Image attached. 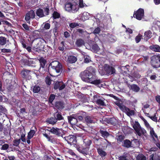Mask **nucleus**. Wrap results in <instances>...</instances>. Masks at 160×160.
I'll use <instances>...</instances> for the list:
<instances>
[{
    "label": "nucleus",
    "mask_w": 160,
    "mask_h": 160,
    "mask_svg": "<svg viewBox=\"0 0 160 160\" xmlns=\"http://www.w3.org/2000/svg\"><path fill=\"white\" fill-rule=\"evenodd\" d=\"M95 72V69L90 66L87 68L84 71L81 72L79 75L83 81L97 85L100 84L101 81L100 79H96L94 76Z\"/></svg>",
    "instance_id": "nucleus-1"
},
{
    "label": "nucleus",
    "mask_w": 160,
    "mask_h": 160,
    "mask_svg": "<svg viewBox=\"0 0 160 160\" xmlns=\"http://www.w3.org/2000/svg\"><path fill=\"white\" fill-rule=\"evenodd\" d=\"M65 9L67 11L75 13L79 9L78 5L75 2L68 3L65 5Z\"/></svg>",
    "instance_id": "nucleus-2"
},
{
    "label": "nucleus",
    "mask_w": 160,
    "mask_h": 160,
    "mask_svg": "<svg viewBox=\"0 0 160 160\" xmlns=\"http://www.w3.org/2000/svg\"><path fill=\"white\" fill-rule=\"evenodd\" d=\"M49 9L48 6L43 8H39L36 12V14L37 16L42 18L48 15L49 14Z\"/></svg>",
    "instance_id": "nucleus-3"
},
{
    "label": "nucleus",
    "mask_w": 160,
    "mask_h": 160,
    "mask_svg": "<svg viewBox=\"0 0 160 160\" xmlns=\"http://www.w3.org/2000/svg\"><path fill=\"white\" fill-rule=\"evenodd\" d=\"M50 65L51 66L54 72L57 73H59L62 71V65L59 62L57 61H54L52 62Z\"/></svg>",
    "instance_id": "nucleus-4"
},
{
    "label": "nucleus",
    "mask_w": 160,
    "mask_h": 160,
    "mask_svg": "<svg viewBox=\"0 0 160 160\" xmlns=\"http://www.w3.org/2000/svg\"><path fill=\"white\" fill-rule=\"evenodd\" d=\"M151 64L154 68L160 67V55H155L151 58Z\"/></svg>",
    "instance_id": "nucleus-5"
},
{
    "label": "nucleus",
    "mask_w": 160,
    "mask_h": 160,
    "mask_svg": "<svg viewBox=\"0 0 160 160\" xmlns=\"http://www.w3.org/2000/svg\"><path fill=\"white\" fill-rule=\"evenodd\" d=\"M102 65L99 66V72L102 75H109L110 73V68L109 65L105 64L104 67V69L102 68Z\"/></svg>",
    "instance_id": "nucleus-6"
},
{
    "label": "nucleus",
    "mask_w": 160,
    "mask_h": 160,
    "mask_svg": "<svg viewBox=\"0 0 160 160\" xmlns=\"http://www.w3.org/2000/svg\"><path fill=\"white\" fill-rule=\"evenodd\" d=\"M48 130L53 134L58 136H61L63 135V130L62 129L59 128L57 127H48Z\"/></svg>",
    "instance_id": "nucleus-7"
},
{
    "label": "nucleus",
    "mask_w": 160,
    "mask_h": 160,
    "mask_svg": "<svg viewBox=\"0 0 160 160\" xmlns=\"http://www.w3.org/2000/svg\"><path fill=\"white\" fill-rule=\"evenodd\" d=\"M144 16V10L142 8H139L137 11H135L133 17L139 20H141Z\"/></svg>",
    "instance_id": "nucleus-8"
},
{
    "label": "nucleus",
    "mask_w": 160,
    "mask_h": 160,
    "mask_svg": "<svg viewBox=\"0 0 160 160\" xmlns=\"http://www.w3.org/2000/svg\"><path fill=\"white\" fill-rule=\"evenodd\" d=\"M68 122L71 125H76L78 126L79 124L78 123L77 119L75 117V114H72V115L68 117Z\"/></svg>",
    "instance_id": "nucleus-9"
},
{
    "label": "nucleus",
    "mask_w": 160,
    "mask_h": 160,
    "mask_svg": "<svg viewBox=\"0 0 160 160\" xmlns=\"http://www.w3.org/2000/svg\"><path fill=\"white\" fill-rule=\"evenodd\" d=\"M123 108H121V110L125 112L128 116L133 115L135 114L134 111L133 110H130V108L126 107L125 105L122 106Z\"/></svg>",
    "instance_id": "nucleus-10"
},
{
    "label": "nucleus",
    "mask_w": 160,
    "mask_h": 160,
    "mask_svg": "<svg viewBox=\"0 0 160 160\" xmlns=\"http://www.w3.org/2000/svg\"><path fill=\"white\" fill-rule=\"evenodd\" d=\"M31 71L26 69L22 70L21 72V76L24 79H29L30 77Z\"/></svg>",
    "instance_id": "nucleus-11"
},
{
    "label": "nucleus",
    "mask_w": 160,
    "mask_h": 160,
    "mask_svg": "<svg viewBox=\"0 0 160 160\" xmlns=\"http://www.w3.org/2000/svg\"><path fill=\"white\" fill-rule=\"evenodd\" d=\"M35 16V14L34 11L32 10H30L28 12L25 16V19L27 21L28 23H29V20L30 18L33 19Z\"/></svg>",
    "instance_id": "nucleus-12"
},
{
    "label": "nucleus",
    "mask_w": 160,
    "mask_h": 160,
    "mask_svg": "<svg viewBox=\"0 0 160 160\" xmlns=\"http://www.w3.org/2000/svg\"><path fill=\"white\" fill-rule=\"evenodd\" d=\"M65 87V85L62 82H57L55 84L54 88L55 89H57L58 88L60 90H62Z\"/></svg>",
    "instance_id": "nucleus-13"
},
{
    "label": "nucleus",
    "mask_w": 160,
    "mask_h": 160,
    "mask_svg": "<svg viewBox=\"0 0 160 160\" xmlns=\"http://www.w3.org/2000/svg\"><path fill=\"white\" fill-rule=\"evenodd\" d=\"M65 140L67 141L70 144L74 143L76 142V138L73 136L70 135L68 136L65 137Z\"/></svg>",
    "instance_id": "nucleus-14"
},
{
    "label": "nucleus",
    "mask_w": 160,
    "mask_h": 160,
    "mask_svg": "<svg viewBox=\"0 0 160 160\" xmlns=\"http://www.w3.org/2000/svg\"><path fill=\"white\" fill-rule=\"evenodd\" d=\"M82 139L83 142V146L86 148H88L89 147L92 143V141L88 138L83 137Z\"/></svg>",
    "instance_id": "nucleus-15"
},
{
    "label": "nucleus",
    "mask_w": 160,
    "mask_h": 160,
    "mask_svg": "<svg viewBox=\"0 0 160 160\" xmlns=\"http://www.w3.org/2000/svg\"><path fill=\"white\" fill-rule=\"evenodd\" d=\"M149 48L155 52H160V46L157 44H152L149 47Z\"/></svg>",
    "instance_id": "nucleus-16"
},
{
    "label": "nucleus",
    "mask_w": 160,
    "mask_h": 160,
    "mask_svg": "<svg viewBox=\"0 0 160 160\" xmlns=\"http://www.w3.org/2000/svg\"><path fill=\"white\" fill-rule=\"evenodd\" d=\"M77 58L73 56H69L68 57L67 62L70 63H75L77 61Z\"/></svg>",
    "instance_id": "nucleus-17"
},
{
    "label": "nucleus",
    "mask_w": 160,
    "mask_h": 160,
    "mask_svg": "<svg viewBox=\"0 0 160 160\" xmlns=\"http://www.w3.org/2000/svg\"><path fill=\"white\" fill-rule=\"evenodd\" d=\"M152 36V33L150 30L146 31L144 33V39L147 41Z\"/></svg>",
    "instance_id": "nucleus-18"
},
{
    "label": "nucleus",
    "mask_w": 160,
    "mask_h": 160,
    "mask_svg": "<svg viewBox=\"0 0 160 160\" xmlns=\"http://www.w3.org/2000/svg\"><path fill=\"white\" fill-rule=\"evenodd\" d=\"M129 66L128 65H127L125 66H122L121 67L120 69L121 72L123 74H126L129 71L128 67Z\"/></svg>",
    "instance_id": "nucleus-19"
},
{
    "label": "nucleus",
    "mask_w": 160,
    "mask_h": 160,
    "mask_svg": "<svg viewBox=\"0 0 160 160\" xmlns=\"http://www.w3.org/2000/svg\"><path fill=\"white\" fill-rule=\"evenodd\" d=\"M132 142L128 139H125L124 140L123 146L127 148L132 147Z\"/></svg>",
    "instance_id": "nucleus-20"
},
{
    "label": "nucleus",
    "mask_w": 160,
    "mask_h": 160,
    "mask_svg": "<svg viewBox=\"0 0 160 160\" xmlns=\"http://www.w3.org/2000/svg\"><path fill=\"white\" fill-rule=\"evenodd\" d=\"M46 122L48 123L49 124L53 125L56 124L57 121L55 117H51L47 118L46 120Z\"/></svg>",
    "instance_id": "nucleus-21"
},
{
    "label": "nucleus",
    "mask_w": 160,
    "mask_h": 160,
    "mask_svg": "<svg viewBox=\"0 0 160 160\" xmlns=\"http://www.w3.org/2000/svg\"><path fill=\"white\" fill-rule=\"evenodd\" d=\"M130 89L135 92H138L140 90L139 87L136 84H132L130 86Z\"/></svg>",
    "instance_id": "nucleus-22"
},
{
    "label": "nucleus",
    "mask_w": 160,
    "mask_h": 160,
    "mask_svg": "<svg viewBox=\"0 0 160 160\" xmlns=\"http://www.w3.org/2000/svg\"><path fill=\"white\" fill-rule=\"evenodd\" d=\"M54 117L57 120H61L64 119L63 117L62 116V115L59 113L56 112L54 114Z\"/></svg>",
    "instance_id": "nucleus-23"
},
{
    "label": "nucleus",
    "mask_w": 160,
    "mask_h": 160,
    "mask_svg": "<svg viewBox=\"0 0 160 160\" xmlns=\"http://www.w3.org/2000/svg\"><path fill=\"white\" fill-rule=\"evenodd\" d=\"M149 160H160V157L156 154H152L150 155Z\"/></svg>",
    "instance_id": "nucleus-24"
},
{
    "label": "nucleus",
    "mask_w": 160,
    "mask_h": 160,
    "mask_svg": "<svg viewBox=\"0 0 160 160\" xmlns=\"http://www.w3.org/2000/svg\"><path fill=\"white\" fill-rule=\"evenodd\" d=\"M55 107L58 109H62L64 108L63 103L61 102H57L55 104Z\"/></svg>",
    "instance_id": "nucleus-25"
},
{
    "label": "nucleus",
    "mask_w": 160,
    "mask_h": 160,
    "mask_svg": "<svg viewBox=\"0 0 160 160\" xmlns=\"http://www.w3.org/2000/svg\"><path fill=\"white\" fill-rule=\"evenodd\" d=\"M7 42V39L5 37H0V45H4Z\"/></svg>",
    "instance_id": "nucleus-26"
},
{
    "label": "nucleus",
    "mask_w": 160,
    "mask_h": 160,
    "mask_svg": "<svg viewBox=\"0 0 160 160\" xmlns=\"http://www.w3.org/2000/svg\"><path fill=\"white\" fill-rule=\"evenodd\" d=\"M93 118L89 116H87L85 118L86 122L88 123H92L93 122Z\"/></svg>",
    "instance_id": "nucleus-27"
},
{
    "label": "nucleus",
    "mask_w": 160,
    "mask_h": 160,
    "mask_svg": "<svg viewBox=\"0 0 160 160\" xmlns=\"http://www.w3.org/2000/svg\"><path fill=\"white\" fill-rule=\"evenodd\" d=\"M118 124V121L116 119L114 118H111V125L115 126Z\"/></svg>",
    "instance_id": "nucleus-28"
},
{
    "label": "nucleus",
    "mask_w": 160,
    "mask_h": 160,
    "mask_svg": "<svg viewBox=\"0 0 160 160\" xmlns=\"http://www.w3.org/2000/svg\"><path fill=\"white\" fill-rule=\"evenodd\" d=\"M137 160H146V157L142 154H139L137 157Z\"/></svg>",
    "instance_id": "nucleus-29"
},
{
    "label": "nucleus",
    "mask_w": 160,
    "mask_h": 160,
    "mask_svg": "<svg viewBox=\"0 0 160 160\" xmlns=\"http://www.w3.org/2000/svg\"><path fill=\"white\" fill-rule=\"evenodd\" d=\"M76 2L78 4L79 8V7L82 8L86 5L85 3H83L82 0H78Z\"/></svg>",
    "instance_id": "nucleus-30"
},
{
    "label": "nucleus",
    "mask_w": 160,
    "mask_h": 160,
    "mask_svg": "<svg viewBox=\"0 0 160 160\" xmlns=\"http://www.w3.org/2000/svg\"><path fill=\"white\" fill-rule=\"evenodd\" d=\"M84 42L82 39H78L77 40L76 42V44L78 47H80L84 44Z\"/></svg>",
    "instance_id": "nucleus-31"
},
{
    "label": "nucleus",
    "mask_w": 160,
    "mask_h": 160,
    "mask_svg": "<svg viewBox=\"0 0 160 160\" xmlns=\"http://www.w3.org/2000/svg\"><path fill=\"white\" fill-rule=\"evenodd\" d=\"M100 132L102 136L104 138H107L109 135V133L106 131L100 130Z\"/></svg>",
    "instance_id": "nucleus-32"
},
{
    "label": "nucleus",
    "mask_w": 160,
    "mask_h": 160,
    "mask_svg": "<svg viewBox=\"0 0 160 160\" xmlns=\"http://www.w3.org/2000/svg\"><path fill=\"white\" fill-rule=\"evenodd\" d=\"M85 114V112H83L82 115L79 114L78 113L75 114V117L77 118H78L79 121H82L83 119V117L84 115Z\"/></svg>",
    "instance_id": "nucleus-33"
},
{
    "label": "nucleus",
    "mask_w": 160,
    "mask_h": 160,
    "mask_svg": "<svg viewBox=\"0 0 160 160\" xmlns=\"http://www.w3.org/2000/svg\"><path fill=\"white\" fill-rule=\"evenodd\" d=\"M88 149L85 148L80 149L79 152L84 155H87L88 154Z\"/></svg>",
    "instance_id": "nucleus-34"
},
{
    "label": "nucleus",
    "mask_w": 160,
    "mask_h": 160,
    "mask_svg": "<svg viewBox=\"0 0 160 160\" xmlns=\"http://www.w3.org/2000/svg\"><path fill=\"white\" fill-rule=\"evenodd\" d=\"M35 132L34 130H31L28 133V139H31L33 137Z\"/></svg>",
    "instance_id": "nucleus-35"
},
{
    "label": "nucleus",
    "mask_w": 160,
    "mask_h": 160,
    "mask_svg": "<svg viewBox=\"0 0 160 160\" xmlns=\"http://www.w3.org/2000/svg\"><path fill=\"white\" fill-rule=\"evenodd\" d=\"M97 150L98 154L102 157L104 156L106 154V153L101 149L98 148Z\"/></svg>",
    "instance_id": "nucleus-36"
},
{
    "label": "nucleus",
    "mask_w": 160,
    "mask_h": 160,
    "mask_svg": "<svg viewBox=\"0 0 160 160\" xmlns=\"http://www.w3.org/2000/svg\"><path fill=\"white\" fill-rule=\"evenodd\" d=\"M39 61L41 66L42 67H44L46 63V61L45 59L42 58H40Z\"/></svg>",
    "instance_id": "nucleus-37"
},
{
    "label": "nucleus",
    "mask_w": 160,
    "mask_h": 160,
    "mask_svg": "<svg viewBox=\"0 0 160 160\" xmlns=\"http://www.w3.org/2000/svg\"><path fill=\"white\" fill-rule=\"evenodd\" d=\"M40 89V87L36 85L33 88V91L34 93H37L39 92Z\"/></svg>",
    "instance_id": "nucleus-38"
},
{
    "label": "nucleus",
    "mask_w": 160,
    "mask_h": 160,
    "mask_svg": "<svg viewBox=\"0 0 160 160\" xmlns=\"http://www.w3.org/2000/svg\"><path fill=\"white\" fill-rule=\"evenodd\" d=\"M142 36L140 34H139L135 38V40L136 43H138L141 41Z\"/></svg>",
    "instance_id": "nucleus-39"
},
{
    "label": "nucleus",
    "mask_w": 160,
    "mask_h": 160,
    "mask_svg": "<svg viewBox=\"0 0 160 160\" xmlns=\"http://www.w3.org/2000/svg\"><path fill=\"white\" fill-rule=\"evenodd\" d=\"M60 16V14L57 12H54L53 13V17L54 19L59 18Z\"/></svg>",
    "instance_id": "nucleus-40"
},
{
    "label": "nucleus",
    "mask_w": 160,
    "mask_h": 160,
    "mask_svg": "<svg viewBox=\"0 0 160 160\" xmlns=\"http://www.w3.org/2000/svg\"><path fill=\"white\" fill-rule=\"evenodd\" d=\"M23 27L25 30L27 31H30V27L28 26L26 24L24 23L22 25Z\"/></svg>",
    "instance_id": "nucleus-41"
},
{
    "label": "nucleus",
    "mask_w": 160,
    "mask_h": 160,
    "mask_svg": "<svg viewBox=\"0 0 160 160\" xmlns=\"http://www.w3.org/2000/svg\"><path fill=\"white\" fill-rule=\"evenodd\" d=\"M114 103L116 105L119 107L120 110L121 108H123L122 106H123L124 105H123L122 103H120V102L118 101L115 102Z\"/></svg>",
    "instance_id": "nucleus-42"
},
{
    "label": "nucleus",
    "mask_w": 160,
    "mask_h": 160,
    "mask_svg": "<svg viewBox=\"0 0 160 160\" xmlns=\"http://www.w3.org/2000/svg\"><path fill=\"white\" fill-rule=\"evenodd\" d=\"M20 139H16L13 141V145L15 146H18L20 143Z\"/></svg>",
    "instance_id": "nucleus-43"
},
{
    "label": "nucleus",
    "mask_w": 160,
    "mask_h": 160,
    "mask_svg": "<svg viewBox=\"0 0 160 160\" xmlns=\"http://www.w3.org/2000/svg\"><path fill=\"white\" fill-rule=\"evenodd\" d=\"M84 62L86 63H88L91 61L90 58L88 56L84 57Z\"/></svg>",
    "instance_id": "nucleus-44"
},
{
    "label": "nucleus",
    "mask_w": 160,
    "mask_h": 160,
    "mask_svg": "<svg viewBox=\"0 0 160 160\" xmlns=\"http://www.w3.org/2000/svg\"><path fill=\"white\" fill-rule=\"evenodd\" d=\"M150 134L152 137H155L157 139V141H158V137L157 134L155 133L154 130L152 129L150 131Z\"/></svg>",
    "instance_id": "nucleus-45"
},
{
    "label": "nucleus",
    "mask_w": 160,
    "mask_h": 160,
    "mask_svg": "<svg viewBox=\"0 0 160 160\" xmlns=\"http://www.w3.org/2000/svg\"><path fill=\"white\" fill-rule=\"evenodd\" d=\"M96 103L98 104L103 106L104 105V102L101 99H98L96 101Z\"/></svg>",
    "instance_id": "nucleus-46"
},
{
    "label": "nucleus",
    "mask_w": 160,
    "mask_h": 160,
    "mask_svg": "<svg viewBox=\"0 0 160 160\" xmlns=\"http://www.w3.org/2000/svg\"><path fill=\"white\" fill-rule=\"evenodd\" d=\"M117 138L118 141L122 142L124 139V137L122 135H120L117 136Z\"/></svg>",
    "instance_id": "nucleus-47"
},
{
    "label": "nucleus",
    "mask_w": 160,
    "mask_h": 160,
    "mask_svg": "<svg viewBox=\"0 0 160 160\" xmlns=\"http://www.w3.org/2000/svg\"><path fill=\"white\" fill-rule=\"evenodd\" d=\"M101 31V29L100 28L98 27H97L94 30L93 32V33L94 34H99L100 32Z\"/></svg>",
    "instance_id": "nucleus-48"
},
{
    "label": "nucleus",
    "mask_w": 160,
    "mask_h": 160,
    "mask_svg": "<svg viewBox=\"0 0 160 160\" xmlns=\"http://www.w3.org/2000/svg\"><path fill=\"white\" fill-rule=\"evenodd\" d=\"M78 26L79 24L78 23L75 22L71 23L69 25L70 27L72 28H74L75 27Z\"/></svg>",
    "instance_id": "nucleus-49"
},
{
    "label": "nucleus",
    "mask_w": 160,
    "mask_h": 160,
    "mask_svg": "<svg viewBox=\"0 0 160 160\" xmlns=\"http://www.w3.org/2000/svg\"><path fill=\"white\" fill-rule=\"evenodd\" d=\"M116 70L115 68L112 67V65H111V74H116Z\"/></svg>",
    "instance_id": "nucleus-50"
},
{
    "label": "nucleus",
    "mask_w": 160,
    "mask_h": 160,
    "mask_svg": "<svg viewBox=\"0 0 160 160\" xmlns=\"http://www.w3.org/2000/svg\"><path fill=\"white\" fill-rule=\"evenodd\" d=\"M55 98V95L54 94H51L49 98V101L50 103H52L54 100Z\"/></svg>",
    "instance_id": "nucleus-51"
},
{
    "label": "nucleus",
    "mask_w": 160,
    "mask_h": 160,
    "mask_svg": "<svg viewBox=\"0 0 160 160\" xmlns=\"http://www.w3.org/2000/svg\"><path fill=\"white\" fill-rule=\"evenodd\" d=\"M148 117L153 121L156 122H157V118L156 117L155 114H154L153 116H148Z\"/></svg>",
    "instance_id": "nucleus-52"
},
{
    "label": "nucleus",
    "mask_w": 160,
    "mask_h": 160,
    "mask_svg": "<svg viewBox=\"0 0 160 160\" xmlns=\"http://www.w3.org/2000/svg\"><path fill=\"white\" fill-rule=\"evenodd\" d=\"M50 25L48 23H45L44 24V28L46 30L50 28Z\"/></svg>",
    "instance_id": "nucleus-53"
},
{
    "label": "nucleus",
    "mask_w": 160,
    "mask_h": 160,
    "mask_svg": "<svg viewBox=\"0 0 160 160\" xmlns=\"http://www.w3.org/2000/svg\"><path fill=\"white\" fill-rule=\"evenodd\" d=\"M9 147V145L7 144H5L3 145L1 148V149L3 150H6Z\"/></svg>",
    "instance_id": "nucleus-54"
},
{
    "label": "nucleus",
    "mask_w": 160,
    "mask_h": 160,
    "mask_svg": "<svg viewBox=\"0 0 160 160\" xmlns=\"http://www.w3.org/2000/svg\"><path fill=\"white\" fill-rule=\"evenodd\" d=\"M45 81L47 84L50 85L51 84V81L49 77H47L46 78Z\"/></svg>",
    "instance_id": "nucleus-55"
},
{
    "label": "nucleus",
    "mask_w": 160,
    "mask_h": 160,
    "mask_svg": "<svg viewBox=\"0 0 160 160\" xmlns=\"http://www.w3.org/2000/svg\"><path fill=\"white\" fill-rule=\"evenodd\" d=\"M1 52L3 53H10L11 50L10 49L3 48L1 49Z\"/></svg>",
    "instance_id": "nucleus-56"
},
{
    "label": "nucleus",
    "mask_w": 160,
    "mask_h": 160,
    "mask_svg": "<svg viewBox=\"0 0 160 160\" xmlns=\"http://www.w3.org/2000/svg\"><path fill=\"white\" fill-rule=\"evenodd\" d=\"M155 98L156 101L158 103L160 104V95H158L155 96Z\"/></svg>",
    "instance_id": "nucleus-57"
},
{
    "label": "nucleus",
    "mask_w": 160,
    "mask_h": 160,
    "mask_svg": "<svg viewBox=\"0 0 160 160\" xmlns=\"http://www.w3.org/2000/svg\"><path fill=\"white\" fill-rule=\"evenodd\" d=\"M6 109L3 107L2 106L0 105V112L3 113H5L6 112Z\"/></svg>",
    "instance_id": "nucleus-58"
},
{
    "label": "nucleus",
    "mask_w": 160,
    "mask_h": 160,
    "mask_svg": "<svg viewBox=\"0 0 160 160\" xmlns=\"http://www.w3.org/2000/svg\"><path fill=\"white\" fill-rule=\"evenodd\" d=\"M13 86L11 84H9L7 87V88L9 91H11L13 88Z\"/></svg>",
    "instance_id": "nucleus-59"
},
{
    "label": "nucleus",
    "mask_w": 160,
    "mask_h": 160,
    "mask_svg": "<svg viewBox=\"0 0 160 160\" xmlns=\"http://www.w3.org/2000/svg\"><path fill=\"white\" fill-rule=\"evenodd\" d=\"M67 152L72 155V156H75V154L73 152L72 150L69 149L68 150Z\"/></svg>",
    "instance_id": "nucleus-60"
},
{
    "label": "nucleus",
    "mask_w": 160,
    "mask_h": 160,
    "mask_svg": "<svg viewBox=\"0 0 160 160\" xmlns=\"http://www.w3.org/2000/svg\"><path fill=\"white\" fill-rule=\"evenodd\" d=\"M126 32H128L129 34H132L133 32L132 30L130 28H126Z\"/></svg>",
    "instance_id": "nucleus-61"
},
{
    "label": "nucleus",
    "mask_w": 160,
    "mask_h": 160,
    "mask_svg": "<svg viewBox=\"0 0 160 160\" xmlns=\"http://www.w3.org/2000/svg\"><path fill=\"white\" fill-rule=\"evenodd\" d=\"M132 142H133L137 145L139 144V141L138 139H134L132 140Z\"/></svg>",
    "instance_id": "nucleus-62"
},
{
    "label": "nucleus",
    "mask_w": 160,
    "mask_h": 160,
    "mask_svg": "<svg viewBox=\"0 0 160 160\" xmlns=\"http://www.w3.org/2000/svg\"><path fill=\"white\" fill-rule=\"evenodd\" d=\"M64 36L66 38H68L70 36V34L67 32H65L64 33Z\"/></svg>",
    "instance_id": "nucleus-63"
},
{
    "label": "nucleus",
    "mask_w": 160,
    "mask_h": 160,
    "mask_svg": "<svg viewBox=\"0 0 160 160\" xmlns=\"http://www.w3.org/2000/svg\"><path fill=\"white\" fill-rule=\"evenodd\" d=\"M44 160H51V158L49 156L45 155L43 158Z\"/></svg>",
    "instance_id": "nucleus-64"
}]
</instances>
